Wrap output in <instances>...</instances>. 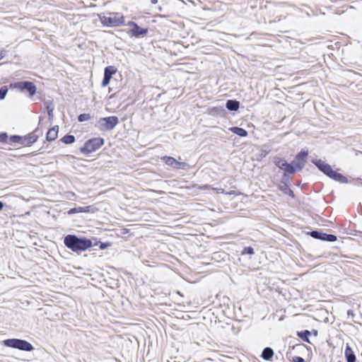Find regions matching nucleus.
<instances>
[{"mask_svg": "<svg viewBox=\"0 0 362 362\" xmlns=\"http://www.w3.org/2000/svg\"><path fill=\"white\" fill-rule=\"evenodd\" d=\"M64 245L74 252H81L93 247L90 239L79 238L76 235L69 234L64 238Z\"/></svg>", "mask_w": 362, "mask_h": 362, "instance_id": "obj_1", "label": "nucleus"}, {"mask_svg": "<svg viewBox=\"0 0 362 362\" xmlns=\"http://www.w3.org/2000/svg\"><path fill=\"white\" fill-rule=\"evenodd\" d=\"M312 163L317 169L330 179L339 183H347L348 179L342 174L334 170L332 166L321 159H313Z\"/></svg>", "mask_w": 362, "mask_h": 362, "instance_id": "obj_2", "label": "nucleus"}, {"mask_svg": "<svg viewBox=\"0 0 362 362\" xmlns=\"http://www.w3.org/2000/svg\"><path fill=\"white\" fill-rule=\"evenodd\" d=\"M99 18L101 23L108 28L118 27L124 25V17L120 13H110L109 16L99 14Z\"/></svg>", "mask_w": 362, "mask_h": 362, "instance_id": "obj_3", "label": "nucleus"}, {"mask_svg": "<svg viewBox=\"0 0 362 362\" xmlns=\"http://www.w3.org/2000/svg\"><path fill=\"white\" fill-rule=\"evenodd\" d=\"M119 124L117 116H109L100 118L95 124V127L102 132L112 130Z\"/></svg>", "mask_w": 362, "mask_h": 362, "instance_id": "obj_4", "label": "nucleus"}, {"mask_svg": "<svg viewBox=\"0 0 362 362\" xmlns=\"http://www.w3.org/2000/svg\"><path fill=\"white\" fill-rule=\"evenodd\" d=\"M3 344L7 347L25 351H31L34 349L33 346L30 342L21 339H7L3 341Z\"/></svg>", "mask_w": 362, "mask_h": 362, "instance_id": "obj_5", "label": "nucleus"}, {"mask_svg": "<svg viewBox=\"0 0 362 362\" xmlns=\"http://www.w3.org/2000/svg\"><path fill=\"white\" fill-rule=\"evenodd\" d=\"M104 143V139L100 137L88 139L85 142L83 146L80 148V151L85 155H88L99 149Z\"/></svg>", "mask_w": 362, "mask_h": 362, "instance_id": "obj_6", "label": "nucleus"}, {"mask_svg": "<svg viewBox=\"0 0 362 362\" xmlns=\"http://www.w3.org/2000/svg\"><path fill=\"white\" fill-rule=\"evenodd\" d=\"M10 86L16 88L22 93H28L30 97H33L37 90L35 83L30 81H22L11 83Z\"/></svg>", "mask_w": 362, "mask_h": 362, "instance_id": "obj_7", "label": "nucleus"}, {"mask_svg": "<svg viewBox=\"0 0 362 362\" xmlns=\"http://www.w3.org/2000/svg\"><path fill=\"white\" fill-rule=\"evenodd\" d=\"M308 156V151L302 149L296 155L294 159L291 163H289V166H291L295 169V173L297 171L302 170V169L304 168L307 163Z\"/></svg>", "mask_w": 362, "mask_h": 362, "instance_id": "obj_8", "label": "nucleus"}, {"mask_svg": "<svg viewBox=\"0 0 362 362\" xmlns=\"http://www.w3.org/2000/svg\"><path fill=\"white\" fill-rule=\"evenodd\" d=\"M270 158L275 166L284 170V172L295 173V169L289 166V163H288L284 158L275 156Z\"/></svg>", "mask_w": 362, "mask_h": 362, "instance_id": "obj_9", "label": "nucleus"}, {"mask_svg": "<svg viewBox=\"0 0 362 362\" xmlns=\"http://www.w3.org/2000/svg\"><path fill=\"white\" fill-rule=\"evenodd\" d=\"M308 234L314 239L330 243L335 242L337 240V238L335 235L323 233L322 231L318 230H313L308 232Z\"/></svg>", "mask_w": 362, "mask_h": 362, "instance_id": "obj_10", "label": "nucleus"}, {"mask_svg": "<svg viewBox=\"0 0 362 362\" xmlns=\"http://www.w3.org/2000/svg\"><path fill=\"white\" fill-rule=\"evenodd\" d=\"M40 131L38 128H36L33 132L28 134L22 136L21 145L23 146H30L35 143L40 134Z\"/></svg>", "mask_w": 362, "mask_h": 362, "instance_id": "obj_11", "label": "nucleus"}, {"mask_svg": "<svg viewBox=\"0 0 362 362\" xmlns=\"http://www.w3.org/2000/svg\"><path fill=\"white\" fill-rule=\"evenodd\" d=\"M308 349L307 346L304 344L299 343L293 346H289L288 349L286 354V358L290 360L292 357V351H296L298 354H302Z\"/></svg>", "mask_w": 362, "mask_h": 362, "instance_id": "obj_12", "label": "nucleus"}, {"mask_svg": "<svg viewBox=\"0 0 362 362\" xmlns=\"http://www.w3.org/2000/svg\"><path fill=\"white\" fill-rule=\"evenodd\" d=\"M148 33V29L146 28H141L139 25L134 28H132L128 33L134 37H141L146 35Z\"/></svg>", "mask_w": 362, "mask_h": 362, "instance_id": "obj_13", "label": "nucleus"}, {"mask_svg": "<svg viewBox=\"0 0 362 362\" xmlns=\"http://www.w3.org/2000/svg\"><path fill=\"white\" fill-rule=\"evenodd\" d=\"M344 356L346 358V362H356V355L352 350L351 347L346 344L345 351H344Z\"/></svg>", "mask_w": 362, "mask_h": 362, "instance_id": "obj_14", "label": "nucleus"}, {"mask_svg": "<svg viewBox=\"0 0 362 362\" xmlns=\"http://www.w3.org/2000/svg\"><path fill=\"white\" fill-rule=\"evenodd\" d=\"M208 112L214 117H222L224 115L226 110L223 107H213L209 109Z\"/></svg>", "mask_w": 362, "mask_h": 362, "instance_id": "obj_15", "label": "nucleus"}, {"mask_svg": "<svg viewBox=\"0 0 362 362\" xmlns=\"http://www.w3.org/2000/svg\"><path fill=\"white\" fill-rule=\"evenodd\" d=\"M58 127H54L49 129L46 135V140L48 141H54L57 138Z\"/></svg>", "mask_w": 362, "mask_h": 362, "instance_id": "obj_16", "label": "nucleus"}, {"mask_svg": "<svg viewBox=\"0 0 362 362\" xmlns=\"http://www.w3.org/2000/svg\"><path fill=\"white\" fill-rule=\"evenodd\" d=\"M226 107L229 111H237L240 107V103L236 100H228L226 103Z\"/></svg>", "mask_w": 362, "mask_h": 362, "instance_id": "obj_17", "label": "nucleus"}, {"mask_svg": "<svg viewBox=\"0 0 362 362\" xmlns=\"http://www.w3.org/2000/svg\"><path fill=\"white\" fill-rule=\"evenodd\" d=\"M274 356V351L270 347H265L261 354V357L265 361H270Z\"/></svg>", "mask_w": 362, "mask_h": 362, "instance_id": "obj_18", "label": "nucleus"}, {"mask_svg": "<svg viewBox=\"0 0 362 362\" xmlns=\"http://www.w3.org/2000/svg\"><path fill=\"white\" fill-rule=\"evenodd\" d=\"M290 185L279 184L278 189L281 191L284 194H288L291 197H294V193L293 190L289 187Z\"/></svg>", "mask_w": 362, "mask_h": 362, "instance_id": "obj_19", "label": "nucleus"}, {"mask_svg": "<svg viewBox=\"0 0 362 362\" xmlns=\"http://www.w3.org/2000/svg\"><path fill=\"white\" fill-rule=\"evenodd\" d=\"M230 130L231 132L240 137H245L247 136V132L245 129L239 127H233L230 128Z\"/></svg>", "mask_w": 362, "mask_h": 362, "instance_id": "obj_20", "label": "nucleus"}, {"mask_svg": "<svg viewBox=\"0 0 362 362\" xmlns=\"http://www.w3.org/2000/svg\"><path fill=\"white\" fill-rule=\"evenodd\" d=\"M45 105H46V109L47 111L49 119L52 120L54 117L53 111L54 110V106L53 102H52V100L46 101Z\"/></svg>", "mask_w": 362, "mask_h": 362, "instance_id": "obj_21", "label": "nucleus"}, {"mask_svg": "<svg viewBox=\"0 0 362 362\" xmlns=\"http://www.w3.org/2000/svg\"><path fill=\"white\" fill-rule=\"evenodd\" d=\"M298 337H299L303 341L310 343L309 337L310 335V332L309 330L305 329L300 332H297Z\"/></svg>", "mask_w": 362, "mask_h": 362, "instance_id": "obj_22", "label": "nucleus"}, {"mask_svg": "<svg viewBox=\"0 0 362 362\" xmlns=\"http://www.w3.org/2000/svg\"><path fill=\"white\" fill-rule=\"evenodd\" d=\"M294 174H295V173L284 172L282 177H281V180L280 181V184H283V185H286V184L288 185H291L290 175H294Z\"/></svg>", "mask_w": 362, "mask_h": 362, "instance_id": "obj_23", "label": "nucleus"}, {"mask_svg": "<svg viewBox=\"0 0 362 362\" xmlns=\"http://www.w3.org/2000/svg\"><path fill=\"white\" fill-rule=\"evenodd\" d=\"M61 141H62V142H63L65 144H71L76 141V139L74 135L68 134H66L65 136H64L61 139Z\"/></svg>", "mask_w": 362, "mask_h": 362, "instance_id": "obj_24", "label": "nucleus"}, {"mask_svg": "<svg viewBox=\"0 0 362 362\" xmlns=\"http://www.w3.org/2000/svg\"><path fill=\"white\" fill-rule=\"evenodd\" d=\"M162 160L165 162V163L169 166H171L173 168H175L176 164V159L171 156H163L162 158Z\"/></svg>", "mask_w": 362, "mask_h": 362, "instance_id": "obj_25", "label": "nucleus"}, {"mask_svg": "<svg viewBox=\"0 0 362 362\" xmlns=\"http://www.w3.org/2000/svg\"><path fill=\"white\" fill-rule=\"evenodd\" d=\"M117 71V69L113 66H108L105 68L104 74L112 78V75Z\"/></svg>", "mask_w": 362, "mask_h": 362, "instance_id": "obj_26", "label": "nucleus"}, {"mask_svg": "<svg viewBox=\"0 0 362 362\" xmlns=\"http://www.w3.org/2000/svg\"><path fill=\"white\" fill-rule=\"evenodd\" d=\"M91 115L88 113H82L78 116V121L79 122H83L91 119Z\"/></svg>", "mask_w": 362, "mask_h": 362, "instance_id": "obj_27", "label": "nucleus"}, {"mask_svg": "<svg viewBox=\"0 0 362 362\" xmlns=\"http://www.w3.org/2000/svg\"><path fill=\"white\" fill-rule=\"evenodd\" d=\"M255 254L254 248L251 246L245 247L241 252V255H252Z\"/></svg>", "mask_w": 362, "mask_h": 362, "instance_id": "obj_28", "label": "nucleus"}, {"mask_svg": "<svg viewBox=\"0 0 362 362\" xmlns=\"http://www.w3.org/2000/svg\"><path fill=\"white\" fill-rule=\"evenodd\" d=\"M10 142L11 143H19L21 145L22 136L20 135H11L9 137Z\"/></svg>", "mask_w": 362, "mask_h": 362, "instance_id": "obj_29", "label": "nucleus"}, {"mask_svg": "<svg viewBox=\"0 0 362 362\" xmlns=\"http://www.w3.org/2000/svg\"><path fill=\"white\" fill-rule=\"evenodd\" d=\"M8 93V88L6 86L0 88V100H4Z\"/></svg>", "mask_w": 362, "mask_h": 362, "instance_id": "obj_30", "label": "nucleus"}, {"mask_svg": "<svg viewBox=\"0 0 362 362\" xmlns=\"http://www.w3.org/2000/svg\"><path fill=\"white\" fill-rule=\"evenodd\" d=\"M188 166H189V165L185 162H179V161L176 160V164H175V168L185 170Z\"/></svg>", "mask_w": 362, "mask_h": 362, "instance_id": "obj_31", "label": "nucleus"}, {"mask_svg": "<svg viewBox=\"0 0 362 362\" xmlns=\"http://www.w3.org/2000/svg\"><path fill=\"white\" fill-rule=\"evenodd\" d=\"M77 213H82L81 206L74 207V208L70 209L68 211V214L69 215L77 214Z\"/></svg>", "mask_w": 362, "mask_h": 362, "instance_id": "obj_32", "label": "nucleus"}, {"mask_svg": "<svg viewBox=\"0 0 362 362\" xmlns=\"http://www.w3.org/2000/svg\"><path fill=\"white\" fill-rule=\"evenodd\" d=\"M8 136L5 132L0 133V143L5 144L7 142Z\"/></svg>", "mask_w": 362, "mask_h": 362, "instance_id": "obj_33", "label": "nucleus"}, {"mask_svg": "<svg viewBox=\"0 0 362 362\" xmlns=\"http://www.w3.org/2000/svg\"><path fill=\"white\" fill-rule=\"evenodd\" d=\"M110 79H111V78L110 76H107L104 74L103 78V81H102V86L103 87H105L107 85H109Z\"/></svg>", "mask_w": 362, "mask_h": 362, "instance_id": "obj_34", "label": "nucleus"}, {"mask_svg": "<svg viewBox=\"0 0 362 362\" xmlns=\"http://www.w3.org/2000/svg\"><path fill=\"white\" fill-rule=\"evenodd\" d=\"M290 361L292 362H305V360L301 356H293L291 358Z\"/></svg>", "mask_w": 362, "mask_h": 362, "instance_id": "obj_35", "label": "nucleus"}, {"mask_svg": "<svg viewBox=\"0 0 362 362\" xmlns=\"http://www.w3.org/2000/svg\"><path fill=\"white\" fill-rule=\"evenodd\" d=\"M110 245H111V244L108 242H105V243L100 242L99 247L100 250H105V249H107V247H109Z\"/></svg>", "mask_w": 362, "mask_h": 362, "instance_id": "obj_36", "label": "nucleus"}, {"mask_svg": "<svg viewBox=\"0 0 362 362\" xmlns=\"http://www.w3.org/2000/svg\"><path fill=\"white\" fill-rule=\"evenodd\" d=\"M90 209H91L90 206H84V207L81 206L82 213H89V212H90Z\"/></svg>", "mask_w": 362, "mask_h": 362, "instance_id": "obj_37", "label": "nucleus"}, {"mask_svg": "<svg viewBox=\"0 0 362 362\" xmlns=\"http://www.w3.org/2000/svg\"><path fill=\"white\" fill-rule=\"evenodd\" d=\"M127 25L132 27V28H134L136 25H138V24L134 21H129Z\"/></svg>", "mask_w": 362, "mask_h": 362, "instance_id": "obj_38", "label": "nucleus"}, {"mask_svg": "<svg viewBox=\"0 0 362 362\" xmlns=\"http://www.w3.org/2000/svg\"><path fill=\"white\" fill-rule=\"evenodd\" d=\"M6 53V52L4 50L0 51V60H1L2 59H4L5 57Z\"/></svg>", "mask_w": 362, "mask_h": 362, "instance_id": "obj_39", "label": "nucleus"}, {"mask_svg": "<svg viewBox=\"0 0 362 362\" xmlns=\"http://www.w3.org/2000/svg\"><path fill=\"white\" fill-rule=\"evenodd\" d=\"M4 206V204L1 201H0V211L3 209Z\"/></svg>", "mask_w": 362, "mask_h": 362, "instance_id": "obj_40", "label": "nucleus"}, {"mask_svg": "<svg viewBox=\"0 0 362 362\" xmlns=\"http://www.w3.org/2000/svg\"><path fill=\"white\" fill-rule=\"evenodd\" d=\"M152 4H156L158 2V0H151Z\"/></svg>", "mask_w": 362, "mask_h": 362, "instance_id": "obj_41", "label": "nucleus"}, {"mask_svg": "<svg viewBox=\"0 0 362 362\" xmlns=\"http://www.w3.org/2000/svg\"><path fill=\"white\" fill-rule=\"evenodd\" d=\"M347 313H348V315H351V314L353 315V313L351 310H349Z\"/></svg>", "mask_w": 362, "mask_h": 362, "instance_id": "obj_42", "label": "nucleus"}, {"mask_svg": "<svg viewBox=\"0 0 362 362\" xmlns=\"http://www.w3.org/2000/svg\"><path fill=\"white\" fill-rule=\"evenodd\" d=\"M313 334H315V335H317V331L314 330V331H313Z\"/></svg>", "mask_w": 362, "mask_h": 362, "instance_id": "obj_43", "label": "nucleus"}]
</instances>
